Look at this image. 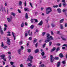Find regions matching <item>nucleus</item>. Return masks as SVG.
Listing matches in <instances>:
<instances>
[{"label":"nucleus","instance_id":"40","mask_svg":"<svg viewBox=\"0 0 67 67\" xmlns=\"http://www.w3.org/2000/svg\"><path fill=\"white\" fill-rule=\"evenodd\" d=\"M25 37H26V36H27V35H28L27 33H25Z\"/></svg>","mask_w":67,"mask_h":67},{"label":"nucleus","instance_id":"7","mask_svg":"<svg viewBox=\"0 0 67 67\" xmlns=\"http://www.w3.org/2000/svg\"><path fill=\"white\" fill-rule=\"evenodd\" d=\"M7 19L8 22H11L12 21V17H10V18H7Z\"/></svg>","mask_w":67,"mask_h":67},{"label":"nucleus","instance_id":"11","mask_svg":"<svg viewBox=\"0 0 67 67\" xmlns=\"http://www.w3.org/2000/svg\"><path fill=\"white\" fill-rule=\"evenodd\" d=\"M60 65V62H59L57 63V67H59Z\"/></svg>","mask_w":67,"mask_h":67},{"label":"nucleus","instance_id":"44","mask_svg":"<svg viewBox=\"0 0 67 67\" xmlns=\"http://www.w3.org/2000/svg\"><path fill=\"white\" fill-rule=\"evenodd\" d=\"M34 20H35V22H36L37 23L38 22V20H37V19H34Z\"/></svg>","mask_w":67,"mask_h":67},{"label":"nucleus","instance_id":"23","mask_svg":"<svg viewBox=\"0 0 67 67\" xmlns=\"http://www.w3.org/2000/svg\"><path fill=\"white\" fill-rule=\"evenodd\" d=\"M30 28L31 29H33V28L34 27V26L33 25H32L30 26Z\"/></svg>","mask_w":67,"mask_h":67},{"label":"nucleus","instance_id":"64","mask_svg":"<svg viewBox=\"0 0 67 67\" xmlns=\"http://www.w3.org/2000/svg\"><path fill=\"white\" fill-rule=\"evenodd\" d=\"M65 27H67V23H66V24H65Z\"/></svg>","mask_w":67,"mask_h":67},{"label":"nucleus","instance_id":"53","mask_svg":"<svg viewBox=\"0 0 67 67\" xmlns=\"http://www.w3.org/2000/svg\"><path fill=\"white\" fill-rule=\"evenodd\" d=\"M7 47H7V46H4L3 47V48H4V49H6V48H7Z\"/></svg>","mask_w":67,"mask_h":67},{"label":"nucleus","instance_id":"10","mask_svg":"<svg viewBox=\"0 0 67 67\" xmlns=\"http://www.w3.org/2000/svg\"><path fill=\"white\" fill-rule=\"evenodd\" d=\"M55 49H56V47H54L53 48V49L51 50L50 52L51 53H52V52H53V51H55Z\"/></svg>","mask_w":67,"mask_h":67},{"label":"nucleus","instance_id":"26","mask_svg":"<svg viewBox=\"0 0 67 67\" xmlns=\"http://www.w3.org/2000/svg\"><path fill=\"white\" fill-rule=\"evenodd\" d=\"M27 65H28V66H29V67H31V66H32V64H31L30 63H29Z\"/></svg>","mask_w":67,"mask_h":67},{"label":"nucleus","instance_id":"18","mask_svg":"<svg viewBox=\"0 0 67 67\" xmlns=\"http://www.w3.org/2000/svg\"><path fill=\"white\" fill-rule=\"evenodd\" d=\"M15 13H13V12L11 13V15H13V16H15Z\"/></svg>","mask_w":67,"mask_h":67},{"label":"nucleus","instance_id":"36","mask_svg":"<svg viewBox=\"0 0 67 67\" xmlns=\"http://www.w3.org/2000/svg\"><path fill=\"white\" fill-rule=\"evenodd\" d=\"M46 33V32H43L42 33V36H44L45 35V34Z\"/></svg>","mask_w":67,"mask_h":67},{"label":"nucleus","instance_id":"47","mask_svg":"<svg viewBox=\"0 0 67 67\" xmlns=\"http://www.w3.org/2000/svg\"><path fill=\"white\" fill-rule=\"evenodd\" d=\"M8 58H9V60H10V59H11V57L9 55L8 56Z\"/></svg>","mask_w":67,"mask_h":67},{"label":"nucleus","instance_id":"5","mask_svg":"<svg viewBox=\"0 0 67 67\" xmlns=\"http://www.w3.org/2000/svg\"><path fill=\"white\" fill-rule=\"evenodd\" d=\"M33 58V57L32 56L29 55V58H27V60H32Z\"/></svg>","mask_w":67,"mask_h":67},{"label":"nucleus","instance_id":"17","mask_svg":"<svg viewBox=\"0 0 67 67\" xmlns=\"http://www.w3.org/2000/svg\"><path fill=\"white\" fill-rule=\"evenodd\" d=\"M62 63L64 64V65H65V64H66V61L65 60L62 61Z\"/></svg>","mask_w":67,"mask_h":67},{"label":"nucleus","instance_id":"57","mask_svg":"<svg viewBox=\"0 0 67 67\" xmlns=\"http://www.w3.org/2000/svg\"><path fill=\"white\" fill-rule=\"evenodd\" d=\"M6 30H7V28H6L5 27L4 29V31H6Z\"/></svg>","mask_w":67,"mask_h":67},{"label":"nucleus","instance_id":"60","mask_svg":"<svg viewBox=\"0 0 67 67\" xmlns=\"http://www.w3.org/2000/svg\"><path fill=\"white\" fill-rule=\"evenodd\" d=\"M25 17H28V15H27V13H26V15L25 16Z\"/></svg>","mask_w":67,"mask_h":67},{"label":"nucleus","instance_id":"30","mask_svg":"<svg viewBox=\"0 0 67 67\" xmlns=\"http://www.w3.org/2000/svg\"><path fill=\"white\" fill-rule=\"evenodd\" d=\"M1 9L2 10V11H4V9H5V7H4L3 8V7H2Z\"/></svg>","mask_w":67,"mask_h":67},{"label":"nucleus","instance_id":"3","mask_svg":"<svg viewBox=\"0 0 67 67\" xmlns=\"http://www.w3.org/2000/svg\"><path fill=\"white\" fill-rule=\"evenodd\" d=\"M50 60L51 62V63H53V62L54 61L55 58L54 57L53 55H50Z\"/></svg>","mask_w":67,"mask_h":67},{"label":"nucleus","instance_id":"51","mask_svg":"<svg viewBox=\"0 0 67 67\" xmlns=\"http://www.w3.org/2000/svg\"><path fill=\"white\" fill-rule=\"evenodd\" d=\"M55 25H54V24H52V27H54L55 26Z\"/></svg>","mask_w":67,"mask_h":67},{"label":"nucleus","instance_id":"34","mask_svg":"<svg viewBox=\"0 0 67 67\" xmlns=\"http://www.w3.org/2000/svg\"><path fill=\"white\" fill-rule=\"evenodd\" d=\"M29 36H32L33 35H32V32H31L29 34Z\"/></svg>","mask_w":67,"mask_h":67},{"label":"nucleus","instance_id":"48","mask_svg":"<svg viewBox=\"0 0 67 67\" xmlns=\"http://www.w3.org/2000/svg\"><path fill=\"white\" fill-rule=\"evenodd\" d=\"M44 64H42L41 65H40L39 67H44Z\"/></svg>","mask_w":67,"mask_h":67},{"label":"nucleus","instance_id":"59","mask_svg":"<svg viewBox=\"0 0 67 67\" xmlns=\"http://www.w3.org/2000/svg\"><path fill=\"white\" fill-rule=\"evenodd\" d=\"M24 9L25 11H27V9H27V8H25Z\"/></svg>","mask_w":67,"mask_h":67},{"label":"nucleus","instance_id":"25","mask_svg":"<svg viewBox=\"0 0 67 67\" xmlns=\"http://www.w3.org/2000/svg\"><path fill=\"white\" fill-rule=\"evenodd\" d=\"M21 27H24V23L23 22L21 24Z\"/></svg>","mask_w":67,"mask_h":67},{"label":"nucleus","instance_id":"55","mask_svg":"<svg viewBox=\"0 0 67 67\" xmlns=\"http://www.w3.org/2000/svg\"><path fill=\"white\" fill-rule=\"evenodd\" d=\"M51 35H54V33H53V32L52 31H51Z\"/></svg>","mask_w":67,"mask_h":67},{"label":"nucleus","instance_id":"6","mask_svg":"<svg viewBox=\"0 0 67 67\" xmlns=\"http://www.w3.org/2000/svg\"><path fill=\"white\" fill-rule=\"evenodd\" d=\"M7 44L9 45H10V39L9 38H7Z\"/></svg>","mask_w":67,"mask_h":67},{"label":"nucleus","instance_id":"27","mask_svg":"<svg viewBox=\"0 0 67 67\" xmlns=\"http://www.w3.org/2000/svg\"><path fill=\"white\" fill-rule=\"evenodd\" d=\"M59 50H60V48L59 47H58L57 48L55 51L56 52H58V51H59Z\"/></svg>","mask_w":67,"mask_h":67},{"label":"nucleus","instance_id":"2","mask_svg":"<svg viewBox=\"0 0 67 67\" xmlns=\"http://www.w3.org/2000/svg\"><path fill=\"white\" fill-rule=\"evenodd\" d=\"M52 8L51 7H48L46 9V13L48 14L51 12H52Z\"/></svg>","mask_w":67,"mask_h":67},{"label":"nucleus","instance_id":"61","mask_svg":"<svg viewBox=\"0 0 67 67\" xmlns=\"http://www.w3.org/2000/svg\"><path fill=\"white\" fill-rule=\"evenodd\" d=\"M20 67H23V65L22 64H21L20 65Z\"/></svg>","mask_w":67,"mask_h":67},{"label":"nucleus","instance_id":"38","mask_svg":"<svg viewBox=\"0 0 67 67\" xmlns=\"http://www.w3.org/2000/svg\"><path fill=\"white\" fill-rule=\"evenodd\" d=\"M52 42H49V46H51V45H52Z\"/></svg>","mask_w":67,"mask_h":67},{"label":"nucleus","instance_id":"45","mask_svg":"<svg viewBox=\"0 0 67 67\" xmlns=\"http://www.w3.org/2000/svg\"><path fill=\"white\" fill-rule=\"evenodd\" d=\"M29 40L30 41H31V40H32V37H30L29 38Z\"/></svg>","mask_w":67,"mask_h":67},{"label":"nucleus","instance_id":"50","mask_svg":"<svg viewBox=\"0 0 67 67\" xmlns=\"http://www.w3.org/2000/svg\"><path fill=\"white\" fill-rule=\"evenodd\" d=\"M4 46V44H3V42H2L1 43V46L3 47Z\"/></svg>","mask_w":67,"mask_h":67},{"label":"nucleus","instance_id":"41","mask_svg":"<svg viewBox=\"0 0 67 67\" xmlns=\"http://www.w3.org/2000/svg\"><path fill=\"white\" fill-rule=\"evenodd\" d=\"M23 43V41H20L19 42L20 45H21V44H22Z\"/></svg>","mask_w":67,"mask_h":67},{"label":"nucleus","instance_id":"28","mask_svg":"<svg viewBox=\"0 0 67 67\" xmlns=\"http://www.w3.org/2000/svg\"><path fill=\"white\" fill-rule=\"evenodd\" d=\"M59 59V57H56L55 58H54V59H55V60H58Z\"/></svg>","mask_w":67,"mask_h":67},{"label":"nucleus","instance_id":"58","mask_svg":"<svg viewBox=\"0 0 67 67\" xmlns=\"http://www.w3.org/2000/svg\"><path fill=\"white\" fill-rule=\"evenodd\" d=\"M59 7H62V3H60L59 5Z\"/></svg>","mask_w":67,"mask_h":67},{"label":"nucleus","instance_id":"24","mask_svg":"<svg viewBox=\"0 0 67 67\" xmlns=\"http://www.w3.org/2000/svg\"><path fill=\"white\" fill-rule=\"evenodd\" d=\"M60 31H57V34H59L60 35H62V34L60 33Z\"/></svg>","mask_w":67,"mask_h":67},{"label":"nucleus","instance_id":"52","mask_svg":"<svg viewBox=\"0 0 67 67\" xmlns=\"http://www.w3.org/2000/svg\"><path fill=\"white\" fill-rule=\"evenodd\" d=\"M53 8H57L58 7V5H56L55 6H53Z\"/></svg>","mask_w":67,"mask_h":67},{"label":"nucleus","instance_id":"16","mask_svg":"<svg viewBox=\"0 0 67 67\" xmlns=\"http://www.w3.org/2000/svg\"><path fill=\"white\" fill-rule=\"evenodd\" d=\"M37 39H36L34 40L33 41V43L34 44H35L36 43V42H37Z\"/></svg>","mask_w":67,"mask_h":67},{"label":"nucleus","instance_id":"31","mask_svg":"<svg viewBox=\"0 0 67 67\" xmlns=\"http://www.w3.org/2000/svg\"><path fill=\"white\" fill-rule=\"evenodd\" d=\"M34 19H33L32 18L31 19V20H30V21L31 22V23H33V22H34Z\"/></svg>","mask_w":67,"mask_h":67},{"label":"nucleus","instance_id":"20","mask_svg":"<svg viewBox=\"0 0 67 67\" xmlns=\"http://www.w3.org/2000/svg\"><path fill=\"white\" fill-rule=\"evenodd\" d=\"M66 3L64 2L63 4V5L64 6V7H65L66 5Z\"/></svg>","mask_w":67,"mask_h":67},{"label":"nucleus","instance_id":"43","mask_svg":"<svg viewBox=\"0 0 67 67\" xmlns=\"http://www.w3.org/2000/svg\"><path fill=\"white\" fill-rule=\"evenodd\" d=\"M46 56H43L42 58V59H45V58H46Z\"/></svg>","mask_w":67,"mask_h":67},{"label":"nucleus","instance_id":"39","mask_svg":"<svg viewBox=\"0 0 67 67\" xmlns=\"http://www.w3.org/2000/svg\"><path fill=\"white\" fill-rule=\"evenodd\" d=\"M56 45L57 46H60V44L59 43H57Z\"/></svg>","mask_w":67,"mask_h":67},{"label":"nucleus","instance_id":"21","mask_svg":"<svg viewBox=\"0 0 67 67\" xmlns=\"http://www.w3.org/2000/svg\"><path fill=\"white\" fill-rule=\"evenodd\" d=\"M64 19H62L60 21V23H63V22H64Z\"/></svg>","mask_w":67,"mask_h":67},{"label":"nucleus","instance_id":"42","mask_svg":"<svg viewBox=\"0 0 67 67\" xmlns=\"http://www.w3.org/2000/svg\"><path fill=\"white\" fill-rule=\"evenodd\" d=\"M24 4L25 6L26 7V1H25Z\"/></svg>","mask_w":67,"mask_h":67},{"label":"nucleus","instance_id":"63","mask_svg":"<svg viewBox=\"0 0 67 67\" xmlns=\"http://www.w3.org/2000/svg\"><path fill=\"white\" fill-rule=\"evenodd\" d=\"M46 45V43H44V44L43 45V48L45 47V46Z\"/></svg>","mask_w":67,"mask_h":67},{"label":"nucleus","instance_id":"12","mask_svg":"<svg viewBox=\"0 0 67 67\" xmlns=\"http://www.w3.org/2000/svg\"><path fill=\"white\" fill-rule=\"evenodd\" d=\"M57 10L59 13H61V9L60 8L57 9Z\"/></svg>","mask_w":67,"mask_h":67},{"label":"nucleus","instance_id":"56","mask_svg":"<svg viewBox=\"0 0 67 67\" xmlns=\"http://www.w3.org/2000/svg\"><path fill=\"white\" fill-rule=\"evenodd\" d=\"M10 64H11L12 65H13V62H10Z\"/></svg>","mask_w":67,"mask_h":67},{"label":"nucleus","instance_id":"19","mask_svg":"<svg viewBox=\"0 0 67 67\" xmlns=\"http://www.w3.org/2000/svg\"><path fill=\"white\" fill-rule=\"evenodd\" d=\"M12 34L13 37L14 38V40H15V36L14 35V34H15V33H13V32H12Z\"/></svg>","mask_w":67,"mask_h":67},{"label":"nucleus","instance_id":"62","mask_svg":"<svg viewBox=\"0 0 67 67\" xmlns=\"http://www.w3.org/2000/svg\"><path fill=\"white\" fill-rule=\"evenodd\" d=\"M25 25L26 26H27V23L25 22Z\"/></svg>","mask_w":67,"mask_h":67},{"label":"nucleus","instance_id":"33","mask_svg":"<svg viewBox=\"0 0 67 67\" xmlns=\"http://www.w3.org/2000/svg\"><path fill=\"white\" fill-rule=\"evenodd\" d=\"M22 2H21V1H19V5H22Z\"/></svg>","mask_w":67,"mask_h":67},{"label":"nucleus","instance_id":"14","mask_svg":"<svg viewBox=\"0 0 67 67\" xmlns=\"http://www.w3.org/2000/svg\"><path fill=\"white\" fill-rule=\"evenodd\" d=\"M18 54H21V49H19L18 50Z\"/></svg>","mask_w":67,"mask_h":67},{"label":"nucleus","instance_id":"29","mask_svg":"<svg viewBox=\"0 0 67 67\" xmlns=\"http://www.w3.org/2000/svg\"><path fill=\"white\" fill-rule=\"evenodd\" d=\"M61 38L63 40H64V41H66V39L64 38L62 36H61Z\"/></svg>","mask_w":67,"mask_h":67},{"label":"nucleus","instance_id":"37","mask_svg":"<svg viewBox=\"0 0 67 67\" xmlns=\"http://www.w3.org/2000/svg\"><path fill=\"white\" fill-rule=\"evenodd\" d=\"M62 46H65V47H66L67 48V44H64Z\"/></svg>","mask_w":67,"mask_h":67},{"label":"nucleus","instance_id":"9","mask_svg":"<svg viewBox=\"0 0 67 67\" xmlns=\"http://www.w3.org/2000/svg\"><path fill=\"white\" fill-rule=\"evenodd\" d=\"M59 57H60V58H63V57H64L63 54L62 53H60L59 55Z\"/></svg>","mask_w":67,"mask_h":67},{"label":"nucleus","instance_id":"54","mask_svg":"<svg viewBox=\"0 0 67 67\" xmlns=\"http://www.w3.org/2000/svg\"><path fill=\"white\" fill-rule=\"evenodd\" d=\"M18 11L19 13H21V10H20V9H18Z\"/></svg>","mask_w":67,"mask_h":67},{"label":"nucleus","instance_id":"49","mask_svg":"<svg viewBox=\"0 0 67 67\" xmlns=\"http://www.w3.org/2000/svg\"><path fill=\"white\" fill-rule=\"evenodd\" d=\"M67 9H64L63 10V12H65V11H67Z\"/></svg>","mask_w":67,"mask_h":67},{"label":"nucleus","instance_id":"1","mask_svg":"<svg viewBox=\"0 0 67 67\" xmlns=\"http://www.w3.org/2000/svg\"><path fill=\"white\" fill-rule=\"evenodd\" d=\"M47 35V40H46L45 41V43H48V42H51V40H53V38L52 37V36H50V35L49 34H46Z\"/></svg>","mask_w":67,"mask_h":67},{"label":"nucleus","instance_id":"8","mask_svg":"<svg viewBox=\"0 0 67 67\" xmlns=\"http://www.w3.org/2000/svg\"><path fill=\"white\" fill-rule=\"evenodd\" d=\"M43 24V21L42 20H41L40 22L38 24V25L40 26L42 25V24Z\"/></svg>","mask_w":67,"mask_h":67},{"label":"nucleus","instance_id":"35","mask_svg":"<svg viewBox=\"0 0 67 67\" xmlns=\"http://www.w3.org/2000/svg\"><path fill=\"white\" fill-rule=\"evenodd\" d=\"M60 28L61 29H63V25L62 24H60Z\"/></svg>","mask_w":67,"mask_h":67},{"label":"nucleus","instance_id":"13","mask_svg":"<svg viewBox=\"0 0 67 67\" xmlns=\"http://www.w3.org/2000/svg\"><path fill=\"white\" fill-rule=\"evenodd\" d=\"M0 32H1V34L2 35H3V34H4V32H3V30H2V29H1V30L0 31Z\"/></svg>","mask_w":67,"mask_h":67},{"label":"nucleus","instance_id":"32","mask_svg":"<svg viewBox=\"0 0 67 67\" xmlns=\"http://www.w3.org/2000/svg\"><path fill=\"white\" fill-rule=\"evenodd\" d=\"M27 51L28 52H29V53H30L31 52V50L30 49H28Z\"/></svg>","mask_w":67,"mask_h":67},{"label":"nucleus","instance_id":"22","mask_svg":"<svg viewBox=\"0 0 67 67\" xmlns=\"http://www.w3.org/2000/svg\"><path fill=\"white\" fill-rule=\"evenodd\" d=\"M41 55L42 56H43L45 55V53H44V52L43 51L41 53Z\"/></svg>","mask_w":67,"mask_h":67},{"label":"nucleus","instance_id":"15","mask_svg":"<svg viewBox=\"0 0 67 67\" xmlns=\"http://www.w3.org/2000/svg\"><path fill=\"white\" fill-rule=\"evenodd\" d=\"M39 52V50H38V49H37L35 51V53H38Z\"/></svg>","mask_w":67,"mask_h":67},{"label":"nucleus","instance_id":"4","mask_svg":"<svg viewBox=\"0 0 67 67\" xmlns=\"http://www.w3.org/2000/svg\"><path fill=\"white\" fill-rule=\"evenodd\" d=\"M5 56V55L4 54H2L1 55V59H3V60L5 61H6V58H4Z\"/></svg>","mask_w":67,"mask_h":67},{"label":"nucleus","instance_id":"46","mask_svg":"<svg viewBox=\"0 0 67 67\" xmlns=\"http://www.w3.org/2000/svg\"><path fill=\"white\" fill-rule=\"evenodd\" d=\"M38 45V43L37 42L36 44H35V47H37V46Z\"/></svg>","mask_w":67,"mask_h":67}]
</instances>
